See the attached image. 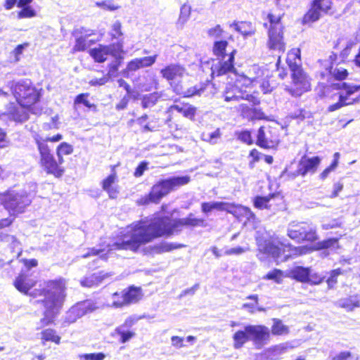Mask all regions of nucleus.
Wrapping results in <instances>:
<instances>
[{"label":"nucleus","instance_id":"3c124183","mask_svg":"<svg viewBox=\"0 0 360 360\" xmlns=\"http://www.w3.org/2000/svg\"><path fill=\"white\" fill-rule=\"evenodd\" d=\"M22 10L18 12V18H32L36 15V11L31 6L21 7Z\"/></svg>","mask_w":360,"mask_h":360},{"label":"nucleus","instance_id":"473e14b6","mask_svg":"<svg viewBox=\"0 0 360 360\" xmlns=\"http://www.w3.org/2000/svg\"><path fill=\"white\" fill-rule=\"evenodd\" d=\"M160 92H153L151 94L143 95L141 98V106L143 108H150L153 107L161 98Z\"/></svg>","mask_w":360,"mask_h":360},{"label":"nucleus","instance_id":"f03ea898","mask_svg":"<svg viewBox=\"0 0 360 360\" xmlns=\"http://www.w3.org/2000/svg\"><path fill=\"white\" fill-rule=\"evenodd\" d=\"M66 281L64 278L51 280L44 282L39 289H34L30 292L33 297V304H41L44 308V317L40 319V328L53 321L60 312L65 300Z\"/></svg>","mask_w":360,"mask_h":360},{"label":"nucleus","instance_id":"680f3d73","mask_svg":"<svg viewBox=\"0 0 360 360\" xmlns=\"http://www.w3.org/2000/svg\"><path fill=\"white\" fill-rule=\"evenodd\" d=\"M248 249L242 248V247H236V248H231L229 249H227L225 250L224 254L226 255H240L244 252H245Z\"/></svg>","mask_w":360,"mask_h":360},{"label":"nucleus","instance_id":"ddd939ff","mask_svg":"<svg viewBox=\"0 0 360 360\" xmlns=\"http://www.w3.org/2000/svg\"><path fill=\"white\" fill-rule=\"evenodd\" d=\"M332 8V0H313L310 8L304 15V24H309L319 20L322 13H328Z\"/></svg>","mask_w":360,"mask_h":360},{"label":"nucleus","instance_id":"f257e3e1","mask_svg":"<svg viewBox=\"0 0 360 360\" xmlns=\"http://www.w3.org/2000/svg\"><path fill=\"white\" fill-rule=\"evenodd\" d=\"M172 219L167 217H158L150 220L147 218L134 221L127 227L120 241L112 246L115 249L136 252L141 245L161 236L178 234L184 226H204V219L192 217Z\"/></svg>","mask_w":360,"mask_h":360},{"label":"nucleus","instance_id":"4c0bfd02","mask_svg":"<svg viewBox=\"0 0 360 360\" xmlns=\"http://www.w3.org/2000/svg\"><path fill=\"white\" fill-rule=\"evenodd\" d=\"M115 333L120 336V342L125 343L135 335V333L122 327H117Z\"/></svg>","mask_w":360,"mask_h":360},{"label":"nucleus","instance_id":"0eeeda50","mask_svg":"<svg viewBox=\"0 0 360 360\" xmlns=\"http://www.w3.org/2000/svg\"><path fill=\"white\" fill-rule=\"evenodd\" d=\"M333 89L339 90L338 93V101L329 105L328 110L333 112L342 106L353 104L358 101L359 96H354L355 94L360 90V85H352L347 82H339L332 85Z\"/></svg>","mask_w":360,"mask_h":360},{"label":"nucleus","instance_id":"a211bd4d","mask_svg":"<svg viewBox=\"0 0 360 360\" xmlns=\"http://www.w3.org/2000/svg\"><path fill=\"white\" fill-rule=\"evenodd\" d=\"M247 332L250 341H252L257 348L262 347L269 341L270 331L265 326L247 325Z\"/></svg>","mask_w":360,"mask_h":360},{"label":"nucleus","instance_id":"58836bf2","mask_svg":"<svg viewBox=\"0 0 360 360\" xmlns=\"http://www.w3.org/2000/svg\"><path fill=\"white\" fill-rule=\"evenodd\" d=\"M274 197V194L268 196H257L254 200V205L259 209L269 208V202Z\"/></svg>","mask_w":360,"mask_h":360},{"label":"nucleus","instance_id":"49530a36","mask_svg":"<svg viewBox=\"0 0 360 360\" xmlns=\"http://www.w3.org/2000/svg\"><path fill=\"white\" fill-rule=\"evenodd\" d=\"M42 339L46 341H52L57 344L60 342V337L56 334V332L52 329L44 330L42 333Z\"/></svg>","mask_w":360,"mask_h":360},{"label":"nucleus","instance_id":"f704fd0d","mask_svg":"<svg viewBox=\"0 0 360 360\" xmlns=\"http://www.w3.org/2000/svg\"><path fill=\"white\" fill-rule=\"evenodd\" d=\"M73 152V147L66 143H61L58 147L56 150V155L59 161V164H63L64 162V160L63 155H70Z\"/></svg>","mask_w":360,"mask_h":360},{"label":"nucleus","instance_id":"dca6fc26","mask_svg":"<svg viewBox=\"0 0 360 360\" xmlns=\"http://www.w3.org/2000/svg\"><path fill=\"white\" fill-rule=\"evenodd\" d=\"M141 297V288L131 286L128 289L122 291L120 295L117 292L113 294L114 300L112 306L117 308L122 307L125 305L138 302Z\"/></svg>","mask_w":360,"mask_h":360},{"label":"nucleus","instance_id":"338daca9","mask_svg":"<svg viewBox=\"0 0 360 360\" xmlns=\"http://www.w3.org/2000/svg\"><path fill=\"white\" fill-rule=\"evenodd\" d=\"M222 32L223 30L220 25H217L216 27L209 30L208 34L209 36L214 38H219L221 36Z\"/></svg>","mask_w":360,"mask_h":360},{"label":"nucleus","instance_id":"79ce46f5","mask_svg":"<svg viewBox=\"0 0 360 360\" xmlns=\"http://www.w3.org/2000/svg\"><path fill=\"white\" fill-rule=\"evenodd\" d=\"M320 249H330L335 250L339 248L338 240L337 238H328L319 243Z\"/></svg>","mask_w":360,"mask_h":360},{"label":"nucleus","instance_id":"412c9836","mask_svg":"<svg viewBox=\"0 0 360 360\" xmlns=\"http://www.w3.org/2000/svg\"><path fill=\"white\" fill-rule=\"evenodd\" d=\"M162 77L171 84L172 81L179 80L186 74V69L179 64H169L160 70Z\"/></svg>","mask_w":360,"mask_h":360},{"label":"nucleus","instance_id":"72a5a7b5","mask_svg":"<svg viewBox=\"0 0 360 360\" xmlns=\"http://www.w3.org/2000/svg\"><path fill=\"white\" fill-rule=\"evenodd\" d=\"M89 96V94H80L77 95L74 100V108L77 109L80 104L84 105L89 110H91L94 112L97 111V107L96 105L91 103L87 99Z\"/></svg>","mask_w":360,"mask_h":360},{"label":"nucleus","instance_id":"423d86ee","mask_svg":"<svg viewBox=\"0 0 360 360\" xmlns=\"http://www.w3.org/2000/svg\"><path fill=\"white\" fill-rule=\"evenodd\" d=\"M298 51H292L288 54L286 62L292 72V79L296 89L293 90L296 96H300L303 92L310 88V84L307 75L304 73L300 62L301 59L297 56Z\"/></svg>","mask_w":360,"mask_h":360},{"label":"nucleus","instance_id":"9d476101","mask_svg":"<svg viewBox=\"0 0 360 360\" xmlns=\"http://www.w3.org/2000/svg\"><path fill=\"white\" fill-rule=\"evenodd\" d=\"M201 210L202 212L205 214H207L212 210H216L219 211H226L227 212L233 214L239 213L245 216L249 220L255 217L254 213L250 210V208L226 202H202L201 204Z\"/></svg>","mask_w":360,"mask_h":360},{"label":"nucleus","instance_id":"c756f323","mask_svg":"<svg viewBox=\"0 0 360 360\" xmlns=\"http://www.w3.org/2000/svg\"><path fill=\"white\" fill-rule=\"evenodd\" d=\"M234 341L233 347L235 349L241 348L244 344L250 341L249 334L247 332V326L244 327V330H238L233 336Z\"/></svg>","mask_w":360,"mask_h":360},{"label":"nucleus","instance_id":"4be33fe9","mask_svg":"<svg viewBox=\"0 0 360 360\" xmlns=\"http://www.w3.org/2000/svg\"><path fill=\"white\" fill-rule=\"evenodd\" d=\"M320 162L321 159L318 156L307 158L304 155L302 157L298 164L300 176H305L308 173H315Z\"/></svg>","mask_w":360,"mask_h":360},{"label":"nucleus","instance_id":"e433bc0d","mask_svg":"<svg viewBox=\"0 0 360 360\" xmlns=\"http://www.w3.org/2000/svg\"><path fill=\"white\" fill-rule=\"evenodd\" d=\"M274 324L271 327V333L275 335H281L288 334L289 332L288 327L283 325L282 321L277 319H274Z\"/></svg>","mask_w":360,"mask_h":360},{"label":"nucleus","instance_id":"5fc2aeb1","mask_svg":"<svg viewBox=\"0 0 360 360\" xmlns=\"http://www.w3.org/2000/svg\"><path fill=\"white\" fill-rule=\"evenodd\" d=\"M247 299L255 300V303H244L242 305V309H247L250 313L255 312V306L258 302V296L257 295H252L247 297Z\"/></svg>","mask_w":360,"mask_h":360},{"label":"nucleus","instance_id":"20e7f679","mask_svg":"<svg viewBox=\"0 0 360 360\" xmlns=\"http://www.w3.org/2000/svg\"><path fill=\"white\" fill-rule=\"evenodd\" d=\"M32 195L25 190H11L1 198V202L11 215L16 216L25 212L32 202Z\"/></svg>","mask_w":360,"mask_h":360},{"label":"nucleus","instance_id":"603ef678","mask_svg":"<svg viewBox=\"0 0 360 360\" xmlns=\"http://www.w3.org/2000/svg\"><path fill=\"white\" fill-rule=\"evenodd\" d=\"M34 141H35V143L37 144V139H41L42 141H44V143L45 144H47V142L50 141V142H58L59 141H60L62 139H63V136L60 134H58L55 136H46V137H42L40 135L36 134L34 135Z\"/></svg>","mask_w":360,"mask_h":360},{"label":"nucleus","instance_id":"4468645a","mask_svg":"<svg viewBox=\"0 0 360 360\" xmlns=\"http://www.w3.org/2000/svg\"><path fill=\"white\" fill-rule=\"evenodd\" d=\"M236 51H232L229 55H225L221 58L213 60L211 70L212 76H221L229 73H234L236 68L233 62Z\"/></svg>","mask_w":360,"mask_h":360},{"label":"nucleus","instance_id":"cd10ccee","mask_svg":"<svg viewBox=\"0 0 360 360\" xmlns=\"http://www.w3.org/2000/svg\"><path fill=\"white\" fill-rule=\"evenodd\" d=\"M108 274H104L102 271L94 273L89 276L86 277L81 281V285L84 287H93L98 285L106 277L109 276Z\"/></svg>","mask_w":360,"mask_h":360},{"label":"nucleus","instance_id":"6e6552de","mask_svg":"<svg viewBox=\"0 0 360 360\" xmlns=\"http://www.w3.org/2000/svg\"><path fill=\"white\" fill-rule=\"evenodd\" d=\"M11 91L18 103L32 107L39 98V93L29 80H22L12 86Z\"/></svg>","mask_w":360,"mask_h":360},{"label":"nucleus","instance_id":"0e129e2a","mask_svg":"<svg viewBox=\"0 0 360 360\" xmlns=\"http://www.w3.org/2000/svg\"><path fill=\"white\" fill-rule=\"evenodd\" d=\"M148 169V163L146 162H141L136 168L134 175L136 177H140L143 174V172Z\"/></svg>","mask_w":360,"mask_h":360},{"label":"nucleus","instance_id":"aec40b11","mask_svg":"<svg viewBox=\"0 0 360 360\" xmlns=\"http://www.w3.org/2000/svg\"><path fill=\"white\" fill-rule=\"evenodd\" d=\"M224 99L226 101H239L240 99H245L251 102L253 105H258L259 101L255 96L248 94H243L241 92L236 85H231L226 86L224 92Z\"/></svg>","mask_w":360,"mask_h":360},{"label":"nucleus","instance_id":"39448f33","mask_svg":"<svg viewBox=\"0 0 360 360\" xmlns=\"http://www.w3.org/2000/svg\"><path fill=\"white\" fill-rule=\"evenodd\" d=\"M256 241L258 248L257 256L260 260H264L266 257H271L278 263L285 261L290 256V254H285L283 244L272 239L258 236L256 237Z\"/></svg>","mask_w":360,"mask_h":360},{"label":"nucleus","instance_id":"e2e57ef3","mask_svg":"<svg viewBox=\"0 0 360 360\" xmlns=\"http://www.w3.org/2000/svg\"><path fill=\"white\" fill-rule=\"evenodd\" d=\"M109 81L108 75H105L101 78H94L89 82L91 86H102L106 84Z\"/></svg>","mask_w":360,"mask_h":360},{"label":"nucleus","instance_id":"ea45409f","mask_svg":"<svg viewBox=\"0 0 360 360\" xmlns=\"http://www.w3.org/2000/svg\"><path fill=\"white\" fill-rule=\"evenodd\" d=\"M0 240L11 243V248L13 249L18 248L20 250V252H21L20 243L15 236L5 233H1Z\"/></svg>","mask_w":360,"mask_h":360},{"label":"nucleus","instance_id":"393cba45","mask_svg":"<svg viewBox=\"0 0 360 360\" xmlns=\"http://www.w3.org/2000/svg\"><path fill=\"white\" fill-rule=\"evenodd\" d=\"M96 309L95 304L91 300H85L77 303L70 309V314H76V317L81 318L85 314L92 312Z\"/></svg>","mask_w":360,"mask_h":360},{"label":"nucleus","instance_id":"4d7b16f0","mask_svg":"<svg viewBox=\"0 0 360 360\" xmlns=\"http://www.w3.org/2000/svg\"><path fill=\"white\" fill-rule=\"evenodd\" d=\"M238 139L242 142L250 145L252 143L251 134L249 131L245 130L238 133Z\"/></svg>","mask_w":360,"mask_h":360},{"label":"nucleus","instance_id":"13d9d810","mask_svg":"<svg viewBox=\"0 0 360 360\" xmlns=\"http://www.w3.org/2000/svg\"><path fill=\"white\" fill-rule=\"evenodd\" d=\"M86 48V42L85 38L80 37L76 39L73 50L75 51H83Z\"/></svg>","mask_w":360,"mask_h":360},{"label":"nucleus","instance_id":"7ed1b4c3","mask_svg":"<svg viewBox=\"0 0 360 360\" xmlns=\"http://www.w3.org/2000/svg\"><path fill=\"white\" fill-rule=\"evenodd\" d=\"M189 176H173L158 181L153 186L150 193L142 196L137 200L139 205H146L150 203H159L160 201L170 192L189 183Z\"/></svg>","mask_w":360,"mask_h":360},{"label":"nucleus","instance_id":"a878e982","mask_svg":"<svg viewBox=\"0 0 360 360\" xmlns=\"http://www.w3.org/2000/svg\"><path fill=\"white\" fill-rule=\"evenodd\" d=\"M241 115L249 120H265L266 116L260 108L249 107L246 104L240 105Z\"/></svg>","mask_w":360,"mask_h":360},{"label":"nucleus","instance_id":"f8f14e48","mask_svg":"<svg viewBox=\"0 0 360 360\" xmlns=\"http://www.w3.org/2000/svg\"><path fill=\"white\" fill-rule=\"evenodd\" d=\"M89 53L96 63L105 62L108 56H112L117 60H122L123 46L120 42L108 46L98 44L97 46L91 49Z\"/></svg>","mask_w":360,"mask_h":360},{"label":"nucleus","instance_id":"052dcab7","mask_svg":"<svg viewBox=\"0 0 360 360\" xmlns=\"http://www.w3.org/2000/svg\"><path fill=\"white\" fill-rule=\"evenodd\" d=\"M300 175L299 167H297V170L295 172H288L287 169H285L281 174V178H283L287 180H292Z\"/></svg>","mask_w":360,"mask_h":360},{"label":"nucleus","instance_id":"09e8293b","mask_svg":"<svg viewBox=\"0 0 360 360\" xmlns=\"http://www.w3.org/2000/svg\"><path fill=\"white\" fill-rule=\"evenodd\" d=\"M30 46V44L27 42H25L22 44L18 45L15 49L12 51L11 54L14 56L15 61L18 62L20 59V56L22 54L23 51L28 48Z\"/></svg>","mask_w":360,"mask_h":360},{"label":"nucleus","instance_id":"6ab92c4d","mask_svg":"<svg viewBox=\"0 0 360 360\" xmlns=\"http://www.w3.org/2000/svg\"><path fill=\"white\" fill-rule=\"evenodd\" d=\"M283 29L268 30L267 47L271 51L284 52L285 43L283 39Z\"/></svg>","mask_w":360,"mask_h":360},{"label":"nucleus","instance_id":"8fccbe9b","mask_svg":"<svg viewBox=\"0 0 360 360\" xmlns=\"http://www.w3.org/2000/svg\"><path fill=\"white\" fill-rule=\"evenodd\" d=\"M341 274L340 269H334L330 271V276L326 280L329 288H332L337 283V278Z\"/></svg>","mask_w":360,"mask_h":360},{"label":"nucleus","instance_id":"7c9ffc66","mask_svg":"<svg viewBox=\"0 0 360 360\" xmlns=\"http://www.w3.org/2000/svg\"><path fill=\"white\" fill-rule=\"evenodd\" d=\"M184 247L182 244L162 242L153 247V251L157 254L170 252L172 250Z\"/></svg>","mask_w":360,"mask_h":360},{"label":"nucleus","instance_id":"37998d69","mask_svg":"<svg viewBox=\"0 0 360 360\" xmlns=\"http://www.w3.org/2000/svg\"><path fill=\"white\" fill-rule=\"evenodd\" d=\"M228 42L226 41H217L214 44L213 52L215 56L218 57H223L225 56V50L227 47Z\"/></svg>","mask_w":360,"mask_h":360},{"label":"nucleus","instance_id":"774afa93","mask_svg":"<svg viewBox=\"0 0 360 360\" xmlns=\"http://www.w3.org/2000/svg\"><path fill=\"white\" fill-rule=\"evenodd\" d=\"M352 356L350 352H342L333 356L330 360H347Z\"/></svg>","mask_w":360,"mask_h":360},{"label":"nucleus","instance_id":"de8ad7c7","mask_svg":"<svg viewBox=\"0 0 360 360\" xmlns=\"http://www.w3.org/2000/svg\"><path fill=\"white\" fill-rule=\"evenodd\" d=\"M283 278V271L280 269H275L271 271H269L266 276H264V279L273 280L277 283L281 282Z\"/></svg>","mask_w":360,"mask_h":360},{"label":"nucleus","instance_id":"bb28decb","mask_svg":"<svg viewBox=\"0 0 360 360\" xmlns=\"http://www.w3.org/2000/svg\"><path fill=\"white\" fill-rule=\"evenodd\" d=\"M230 27L245 37L251 36L255 32V27L250 22H234Z\"/></svg>","mask_w":360,"mask_h":360},{"label":"nucleus","instance_id":"5701e85b","mask_svg":"<svg viewBox=\"0 0 360 360\" xmlns=\"http://www.w3.org/2000/svg\"><path fill=\"white\" fill-rule=\"evenodd\" d=\"M37 281L29 275L22 273L14 281V286L22 293L30 295L29 291L36 285Z\"/></svg>","mask_w":360,"mask_h":360},{"label":"nucleus","instance_id":"6e6d98bb","mask_svg":"<svg viewBox=\"0 0 360 360\" xmlns=\"http://www.w3.org/2000/svg\"><path fill=\"white\" fill-rule=\"evenodd\" d=\"M308 278H309L307 280V283L312 284V285L320 284L325 278L324 276H322L317 273H313L311 269H310V276H309Z\"/></svg>","mask_w":360,"mask_h":360},{"label":"nucleus","instance_id":"c03bdc74","mask_svg":"<svg viewBox=\"0 0 360 360\" xmlns=\"http://www.w3.org/2000/svg\"><path fill=\"white\" fill-rule=\"evenodd\" d=\"M267 18L269 22V27H268V30L283 29V27L281 22V16H275L271 13H269L267 15Z\"/></svg>","mask_w":360,"mask_h":360},{"label":"nucleus","instance_id":"9b49d317","mask_svg":"<svg viewBox=\"0 0 360 360\" xmlns=\"http://www.w3.org/2000/svg\"><path fill=\"white\" fill-rule=\"evenodd\" d=\"M288 236L298 242L314 241L317 238L316 228L307 222H292L288 229Z\"/></svg>","mask_w":360,"mask_h":360},{"label":"nucleus","instance_id":"864d4df0","mask_svg":"<svg viewBox=\"0 0 360 360\" xmlns=\"http://www.w3.org/2000/svg\"><path fill=\"white\" fill-rule=\"evenodd\" d=\"M338 305L347 311H352L355 307H359L357 302H353L350 299H342L339 300Z\"/></svg>","mask_w":360,"mask_h":360},{"label":"nucleus","instance_id":"f3484780","mask_svg":"<svg viewBox=\"0 0 360 360\" xmlns=\"http://www.w3.org/2000/svg\"><path fill=\"white\" fill-rule=\"evenodd\" d=\"M279 142L276 130L270 127H261L257 136L256 144L263 148H274Z\"/></svg>","mask_w":360,"mask_h":360},{"label":"nucleus","instance_id":"69168bd1","mask_svg":"<svg viewBox=\"0 0 360 360\" xmlns=\"http://www.w3.org/2000/svg\"><path fill=\"white\" fill-rule=\"evenodd\" d=\"M116 179L115 174L109 175L103 181V188L108 189L109 187L112 186Z\"/></svg>","mask_w":360,"mask_h":360},{"label":"nucleus","instance_id":"a18cd8bd","mask_svg":"<svg viewBox=\"0 0 360 360\" xmlns=\"http://www.w3.org/2000/svg\"><path fill=\"white\" fill-rule=\"evenodd\" d=\"M191 6L186 4H184L181 7L178 24L183 25L188 20L191 15Z\"/></svg>","mask_w":360,"mask_h":360},{"label":"nucleus","instance_id":"1a4fd4ad","mask_svg":"<svg viewBox=\"0 0 360 360\" xmlns=\"http://www.w3.org/2000/svg\"><path fill=\"white\" fill-rule=\"evenodd\" d=\"M37 146L40 155L39 162L44 170L56 177L61 176L64 172L60 166L62 164H59L58 160H56L48 145L45 144L44 141L37 139Z\"/></svg>","mask_w":360,"mask_h":360},{"label":"nucleus","instance_id":"2f4dec72","mask_svg":"<svg viewBox=\"0 0 360 360\" xmlns=\"http://www.w3.org/2000/svg\"><path fill=\"white\" fill-rule=\"evenodd\" d=\"M291 274L295 280L302 283H307L308 277L310 276V268L296 266L292 269Z\"/></svg>","mask_w":360,"mask_h":360},{"label":"nucleus","instance_id":"c9c22d12","mask_svg":"<svg viewBox=\"0 0 360 360\" xmlns=\"http://www.w3.org/2000/svg\"><path fill=\"white\" fill-rule=\"evenodd\" d=\"M221 136V130L219 128H217L216 130L211 133H202L201 135V139L202 141L207 142L211 145H215L219 142Z\"/></svg>","mask_w":360,"mask_h":360},{"label":"nucleus","instance_id":"a19ab883","mask_svg":"<svg viewBox=\"0 0 360 360\" xmlns=\"http://www.w3.org/2000/svg\"><path fill=\"white\" fill-rule=\"evenodd\" d=\"M329 72L330 75H332L336 79L338 80L345 79L348 75L347 70L346 69L338 65L335 68L331 66Z\"/></svg>","mask_w":360,"mask_h":360},{"label":"nucleus","instance_id":"2eb2a0df","mask_svg":"<svg viewBox=\"0 0 360 360\" xmlns=\"http://www.w3.org/2000/svg\"><path fill=\"white\" fill-rule=\"evenodd\" d=\"M30 113L37 115L39 110H34V107H30L19 103H11L7 107V114L9 118L15 122H24L30 117Z\"/></svg>","mask_w":360,"mask_h":360},{"label":"nucleus","instance_id":"bf43d9fd","mask_svg":"<svg viewBox=\"0 0 360 360\" xmlns=\"http://www.w3.org/2000/svg\"><path fill=\"white\" fill-rule=\"evenodd\" d=\"M105 357V354L102 352L85 354L81 356V358H84V360H103Z\"/></svg>","mask_w":360,"mask_h":360},{"label":"nucleus","instance_id":"c85d7f7f","mask_svg":"<svg viewBox=\"0 0 360 360\" xmlns=\"http://www.w3.org/2000/svg\"><path fill=\"white\" fill-rule=\"evenodd\" d=\"M172 111L176 110L185 117L193 120L196 112V108L188 105H173L170 107Z\"/></svg>","mask_w":360,"mask_h":360},{"label":"nucleus","instance_id":"b1692460","mask_svg":"<svg viewBox=\"0 0 360 360\" xmlns=\"http://www.w3.org/2000/svg\"><path fill=\"white\" fill-rule=\"evenodd\" d=\"M157 55L153 56H145L143 58H135L127 64V69L129 71H136L141 68L152 66L156 61Z\"/></svg>","mask_w":360,"mask_h":360}]
</instances>
